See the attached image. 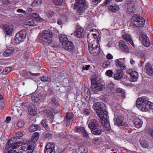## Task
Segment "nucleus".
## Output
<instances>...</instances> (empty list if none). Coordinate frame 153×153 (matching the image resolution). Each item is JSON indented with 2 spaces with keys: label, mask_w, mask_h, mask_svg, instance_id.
<instances>
[{
  "label": "nucleus",
  "mask_w": 153,
  "mask_h": 153,
  "mask_svg": "<svg viewBox=\"0 0 153 153\" xmlns=\"http://www.w3.org/2000/svg\"><path fill=\"white\" fill-rule=\"evenodd\" d=\"M16 137H13L10 139L6 145L4 150V153H29V146L28 145L26 150L23 148L22 151L17 149L22 144L21 141H16Z\"/></svg>",
  "instance_id": "1"
},
{
  "label": "nucleus",
  "mask_w": 153,
  "mask_h": 153,
  "mask_svg": "<svg viewBox=\"0 0 153 153\" xmlns=\"http://www.w3.org/2000/svg\"><path fill=\"white\" fill-rule=\"evenodd\" d=\"M93 108L101 120L102 123L104 124L107 131L111 130V127L107 116V112L106 111V106H92Z\"/></svg>",
  "instance_id": "2"
},
{
  "label": "nucleus",
  "mask_w": 153,
  "mask_h": 153,
  "mask_svg": "<svg viewBox=\"0 0 153 153\" xmlns=\"http://www.w3.org/2000/svg\"><path fill=\"white\" fill-rule=\"evenodd\" d=\"M53 34L50 30H44L39 33V39L40 43L43 45H47L52 41Z\"/></svg>",
  "instance_id": "3"
},
{
  "label": "nucleus",
  "mask_w": 153,
  "mask_h": 153,
  "mask_svg": "<svg viewBox=\"0 0 153 153\" xmlns=\"http://www.w3.org/2000/svg\"><path fill=\"white\" fill-rule=\"evenodd\" d=\"M131 20L133 26L137 27H143L145 22L143 18L137 14L133 15Z\"/></svg>",
  "instance_id": "4"
},
{
  "label": "nucleus",
  "mask_w": 153,
  "mask_h": 153,
  "mask_svg": "<svg viewBox=\"0 0 153 153\" xmlns=\"http://www.w3.org/2000/svg\"><path fill=\"white\" fill-rule=\"evenodd\" d=\"M76 2L74 4V8L77 10L78 15H80L81 13L84 12L87 8V6L85 0H75Z\"/></svg>",
  "instance_id": "5"
},
{
  "label": "nucleus",
  "mask_w": 153,
  "mask_h": 153,
  "mask_svg": "<svg viewBox=\"0 0 153 153\" xmlns=\"http://www.w3.org/2000/svg\"><path fill=\"white\" fill-rule=\"evenodd\" d=\"M97 42L94 43V42L88 43V49L89 52L94 56L98 54L100 52L99 47L97 45Z\"/></svg>",
  "instance_id": "6"
},
{
  "label": "nucleus",
  "mask_w": 153,
  "mask_h": 153,
  "mask_svg": "<svg viewBox=\"0 0 153 153\" xmlns=\"http://www.w3.org/2000/svg\"><path fill=\"white\" fill-rule=\"evenodd\" d=\"M27 32L22 30L17 33L15 37V42L16 44H19L26 37Z\"/></svg>",
  "instance_id": "7"
},
{
  "label": "nucleus",
  "mask_w": 153,
  "mask_h": 153,
  "mask_svg": "<svg viewBox=\"0 0 153 153\" xmlns=\"http://www.w3.org/2000/svg\"><path fill=\"white\" fill-rule=\"evenodd\" d=\"M39 133L36 132L34 133L32 137L31 140L29 141V151L34 150L36 146V141H37L39 138Z\"/></svg>",
  "instance_id": "8"
},
{
  "label": "nucleus",
  "mask_w": 153,
  "mask_h": 153,
  "mask_svg": "<svg viewBox=\"0 0 153 153\" xmlns=\"http://www.w3.org/2000/svg\"><path fill=\"white\" fill-rule=\"evenodd\" d=\"M139 39L142 40V44L145 46L148 47L150 45L149 40L146 33H141L140 34Z\"/></svg>",
  "instance_id": "9"
},
{
  "label": "nucleus",
  "mask_w": 153,
  "mask_h": 153,
  "mask_svg": "<svg viewBox=\"0 0 153 153\" xmlns=\"http://www.w3.org/2000/svg\"><path fill=\"white\" fill-rule=\"evenodd\" d=\"M62 47L65 50L73 53L75 50V47L73 44V43L69 41H68L66 42L63 43Z\"/></svg>",
  "instance_id": "10"
},
{
  "label": "nucleus",
  "mask_w": 153,
  "mask_h": 153,
  "mask_svg": "<svg viewBox=\"0 0 153 153\" xmlns=\"http://www.w3.org/2000/svg\"><path fill=\"white\" fill-rule=\"evenodd\" d=\"M153 103L148 101L144 97H139L137 99L136 105H151Z\"/></svg>",
  "instance_id": "11"
},
{
  "label": "nucleus",
  "mask_w": 153,
  "mask_h": 153,
  "mask_svg": "<svg viewBox=\"0 0 153 153\" xmlns=\"http://www.w3.org/2000/svg\"><path fill=\"white\" fill-rule=\"evenodd\" d=\"M55 144L49 143L46 145L45 149V153H55Z\"/></svg>",
  "instance_id": "12"
},
{
  "label": "nucleus",
  "mask_w": 153,
  "mask_h": 153,
  "mask_svg": "<svg viewBox=\"0 0 153 153\" xmlns=\"http://www.w3.org/2000/svg\"><path fill=\"white\" fill-rule=\"evenodd\" d=\"M125 118L122 115H120L117 116L116 119L115 124L117 125L118 126H122L126 127V125L124 121Z\"/></svg>",
  "instance_id": "13"
},
{
  "label": "nucleus",
  "mask_w": 153,
  "mask_h": 153,
  "mask_svg": "<svg viewBox=\"0 0 153 153\" xmlns=\"http://www.w3.org/2000/svg\"><path fill=\"white\" fill-rule=\"evenodd\" d=\"M38 17H39V14L36 13L29 14V26H33L36 25L35 22L37 21Z\"/></svg>",
  "instance_id": "14"
},
{
  "label": "nucleus",
  "mask_w": 153,
  "mask_h": 153,
  "mask_svg": "<svg viewBox=\"0 0 153 153\" xmlns=\"http://www.w3.org/2000/svg\"><path fill=\"white\" fill-rule=\"evenodd\" d=\"M44 117L49 120L50 122H52L53 114L52 112L49 110H45L44 111Z\"/></svg>",
  "instance_id": "15"
},
{
  "label": "nucleus",
  "mask_w": 153,
  "mask_h": 153,
  "mask_svg": "<svg viewBox=\"0 0 153 153\" xmlns=\"http://www.w3.org/2000/svg\"><path fill=\"white\" fill-rule=\"evenodd\" d=\"M3 27L4 32L6 35H12L13 29L12 26L11 25L10 26L7 24H4L3 25Z\"/></svg>",
  "instance_id": "16"
},
{
  "label": "nucleus",
  "mask_w": 153,
  "mask_h": 153,
  "mask_svg": "<svg viewBox=\"0 0 153 153\" xmlns=\"http://www.w3.org/2000/svg\"><path fill=\"white\" fill-rule=\"evenodd\" d=\"M119 47L123 52H126L129 51V48L125 44L124 42L120 40L119 42Z\"/></svg>",
  "instance_id": "17"
},
{
  "label": "nucleus",
  "mask_w": 153,
  "mask_h": 153,
  "mask_svg": "<svg viewBox=\"0 0 153 153\" xmlns=\"http://www.w3.org/2000/svg\"><path fill=\"white\" fill-rule=\"evenodd\" d=\"M133 123L135 125V127L138 128H140L142 126L143 124L142 121L135 116L133 117Z\"/></svg>",
  "instance_id": "18"
},
{
  "label": "nucleus",
  "mask_w": 153,
  "mask_h": 153,
  "mask_svg": "<svg viewBox=\"0 0 153 153\" xmlns=\"http://www.w3.org/2000/svg\"><path fill=\"white\" fill-rule=\"evenodd\" d=\"M32 101L35 103L40 101L42 99V96L40 94L35 93L33 94L31 97Z\"/></svg>",
  "instance_id": "19"
},
{
  "label": "nucleus",
  "mask_w": 153,
  "mask_h": 153,
  "mask_svg": "<svg viewBox=\"0 0 153 153\" xmlns=\"http://www.w3.org/2000/svg\"><path fill=\"white\" fill-rule=\"evenodd\" d=\"M98 122L95 119H92L88 124V127L91 129L97 128L99 126Z\"/></svg>",
  "instance_id": "20"
},
{
  "label": "nucleus",
  "mask_w": 153,
  "mask_h": 153,
  "mask_svg": "<svg viewBox=\"0 0 153 153\" xmlns=\"http://www.w3.org/2000/svg\"><path fill=\"white\" fill-rule=\"evenodd\" d=\"M83 29L82 27H78L74 33V36L77 38H82L83 36Z\"/></svg>",
  "instance_id": "21"
},
{
  "label": "nucleus",
  "mask_w": 153,
  "mask_h": 153,
  "mask_svg": "<svg viewBox=\"0 0 153 153\" xmlns=\"http://www.w3.org/2000/svg\"><path fill=\"white\" fill-rule=\"evenodd\" d=\"M127 9L126 11L127 14L132 15L134 13L135 9L134 4H131L129 6H127Z\"/></svg>",
  "instance_id": "22"
},
{
  "label": "nucleus",
  "mask_w": 153,
  "mask_h": 153,
  "mask_svg": "<svg viewBox=\"0 0 153 153\" xmlns=\"http://www.w3.org/2000/svg\"><path fill=\"white\" fill-rule=\"evenodd\" d=\"M124 74L121 70L118 69L116 71V73L114 75V78L116 80H118L121 79L123 76Z\"/></svg>",
  "instance_id": "23"
},
{
  "label": "nucleus",
  "mask_w": 153,
  "mask_h": 153,
  "mask_svg": "<svg viewBox=\"0 0 153 153\" xmlns=\"http://www.w3.org/2000/svg\"><path fill=\"white\" fill-rule=\"evenodd\" d=\"M140 110L142 111L147 112L151 109H153V106H136Z\"/></svg>",
  "instance_id": "24"
},
{
  "label": "nucleus",
  "mask_w": 153,
  "mask_h": 153,
  "mask_svg": "<svg viewBox=\"0 0 153 153\" xmlns=\"http://www.w3.org/2000/svg\"><path fill=\"white\" fill-rule=\"evenodd\" d=\"M123 38L126 42H128L133 46L134 44L133 41L130 37V35L127 34H124L122 35Z\"/></svg>",
  "instance_id": "25"
},
{
  "label": "nucleus",
  "mask_w": 153,
  "mask_h": 153,
  "mask_svg": "<svg viewBox=\"0 0 153 153\" xmlns=\"http://www.w3.org/2000/svg\"><path fill=\"white\" fill-rule=\"evenodd\" d=\"M115 64L117 67H120L122 70H125L126 68V66L119 59H117L115 61Z\"/></svg>",
  "instance_id": "26"
},
{
  "label": "nucleus",
  "mask_w": 153,
  "mask_h": 153,
  "mask_svg": "<svg viewBox=\"0 0 153 153\" xmlns=\"http://www.w3.org/2000/svg\"><path fill=\"white\" fill-rule=\"evenodd\" d=\"M146 73L148 75L151 76L153 75V68L151 65L146 64L145 66Z\"/></svg>",
  "instance_id": "27"
},
{
  "label": "nucleus",
  "mask_w": 153,
  "mask_h": 153,
  "mask_svg": "<svg viewBox=\"0 0 153 153\" xmlns=\"http://www.w3.org/2000/svg\"><path fill=\"white\" fill-rule=\"evenodd\" d=\"M78 153H86L88 151V149L84 145L79 146L77 149Z\"/></svg>",
  "instance_id": "28"
},
{
  "label": "nucleus",
  "mask_w": 153,
  "mask_h": 153,
  "mask_svg": "<svg viewBox=\"0 0 153 153\" xmlns=\"http://www.w3.org/2000/svg\"><path fill=\"white\" fill-rule=\"evenodd\" d=\"M91 132L92 134L95 135H100L102 133L101 128L100 126H98L91 130Z\"/></svg>",
  "instance_id": "29"
},
{
  "label": "nucleus",
  "mask_w": 153,
  "mask_h": 153,
  "mask_svg": "<svg viewBox=\"0 0 153 153\" xmlns=\"http://www.w3.org/2000/svg\"><path fill=\"white\" fill-rule=\"evenodd\" d=\"M40 129V127L38 125L33 124L29 126V132H33Z\"/></svg>",
  "instance_id": "30"
},
{
  "label": "nucleus",
  "mask_w": 153,
  "mask_h": 153,
  "mask_svg": "<svg viewBox=\"0 0 153 153\" xmlns=\"http://www.w3.org/2000/svg\"><path fill=\"white\" fill-rule=\"evenodd\" d=\"M130 76L131 77L130 78V80L131 82L136 81L138 76V73L135 71L133 72Z\"/></svg>",
  "instance_id": "31"
},
{
  "label": "nucleus",
  "mask_w": 153,
  "mask_h": 153,
  "mask_svg": "<svg viewBox=\"0 0 153 153\" xmlns=\"http://www.w3.org/2000/svg\"><path fill=\"white\" fill-rule=\"evenodd\" d=\"M41 124L46 130L49 131L50 129V127L47 122V119H43L41 122Z\"/></svg>",
  "instance_id": "32"
},
{
  "label": "nucleus",
  "mask_w": 153,
  "mask_h": 153,
  "mask_svg": "<svg viewBox=\"0 0 153 153\" xmlns=\"http://www.w3.org/2000/svg\"><path fill=\"white\" fill-rule=\"evenodd\" d=\"M59 40L60 42L62 43V45L63 43L66 42L68 41L67 37L65 34H61L60 36Z\"/></svg>",
  "instance_id": "33"
},
{
  "label": "nucleus",
  "mask_w": 153,
  "mask_h": 153,
  "mask_svg": "<svg viewBox=\"0 0 153 153\" xmlns=\"http://www.w3.org/2000/svg\"><path fill=\"white\" fill-rule=\"evenodd\" d=\"M74 115L71 113H68L65 116V120L66 121L70 122L73 118Z\"/></svg>",
  "instance_id": "34"
},
{
  "label": "nucleus",
  "mask_w": 153,
  "mask_h": 153,
  "mask_svg": "<svg viewBox=\"0 0 153 153\" xmlns=\"http://www.w3.org/2000/svg\"><path fill=\"white\" fill-rule=\"evenodd\" d=\"M108 9L109 10L113 12H116L119 9V6L117 5H111L108 7Z\"/></svg>",
  "instance_id": "35"
},
{
  "label": "nucleus",
  "mask_w": 153,
  "mask_h": 153,
  "mask_svg": "<svg viewBox=\"0 0 153 153\" xmlns=\"http://www.w3.org/2000/svg\"><path fill=\"white\" fill-rule=\"evenodd\" d=\"M95 87V92H97L100 91H102L104 89V87L101 83L96 84Z\"/></svg>",
  "instance_id": "36"
},
{
  "label": "nucleus",
  "mask_w": 153,
  "mask_h": 153,
  "mask_svg": "<svg viewBox=\"0 0 153 153\" xmlns=\"http://www.w3.org/2000/svg\"><path fill=\"white\" fill-rule=\"evenodd\" d=\"M114 85L112 82H110L107 85V89L111 91L114 90Z\"/></svg>",
  "instance_id": "37"
},
{
  "label": "nucleus",
  "mask_w": 153,
  "mask_h": 153,
  "mask_svg": "<svg viewBox=\"0 0 153 153\" xmlns=\"http://www.w3.org/2000/svg\"><path fill=\"white\" fill-rule=\"evenodd\" d=\"M42 1L41 0H34L32 4L33 6H36L41 4Z\"/></svg>",
  "instance_id": "38"
},
{
  "label": "nucleus",
  "mask_w": 153,
  "mask_h": 153,
  "mask_svg": "<svg viewBox=\"0 0 153 153\" xmlns=\"http://www.w3.org/2000/svg\"><path fill=\"white\" fill-rule=\"evenodd\" d=\"M55 5L60 6L62 5L63 0H52Z\"/></svg>",
  "instance_id": "39"
},
{
  "label": "nucleus",
  "mask_w": 153,
  "mask_h": 153,
  "mask_svg": "<svg viewBox=\"0 0 153 153\" xmlns=\"http://www.w3.org/2000/svg\"><path fill=\"white\" fill-rule=\"evenodd\" d=\"M51 104L53 105H59L58 100L55 98H53L51 100Z\"/></svg>",
  "instance_id": "40"
},
{
  "label": "nucleus",
  "mask_w": 153,
  "mask_h": 153,
  "mask_svg": "<svg viewBox=\"0 0 153 153\" xmlns=\"http://www.w3.org/2000/svg\"><path fill=\"white\" fill-rule=\"evenodd\" d=\"M82 133L83 137H86V138H88L89 136L88 134V133L86 131L85 128L84 127H82Z\"/></svg>",
  "instance_id": "41"
},
{
  "label": "nucleus",
  "mask_w": 153,
  "mask_h": 153,
  "mask_svg": "<svg viewBox=\"0 0 153 153\" xmlns=\"http://www.w3.org/2000/svg\"><path fill=\"white\" fill-rule=\"evenodd\" d=\"M25 125V123L22 120H19L17 123V126L19 128H21L23 127Z\"/></svg>",
  "instance_id": "42"
},
{
  "label": "nucleus",
  "mask_w": 153,
  "mask_h": 153,
  "mask_svg": "<svg viewBox=\"0 0 153 153\" xmlns=\"http://www.w3.org/2000/svg\"><path fill=\"white\" fill-rule=\"evenodd\" d=\"M146 133L153 138V129L149 128L147 129Z\"/></svg>",
  "instance_id": "43"
},
{
  "label": "nucleus",
  "mask_w": 153,
  "mask_h": 153,
  "mask_svg": "<svg viewBox=\"0 0 153 153\" xmlns=\"http://www.w3.org/2000/svg\"><path fill=\"white\" fill-rule=\"evenodd\" d=\"M11 67H7L3 70V72L4 74H6L9 73L11 71Z\"/></svg>",
  "instance_id": "44"
},
{
  "label": "nucleus",
  "mask_w": 153,
  "mask_h": 153,
  "mask_svg": "<svg viewBox=\"0 0 153 153\" xmlns=\"http://www.w3.org/2000/svg\"><path fill=\"white\" fill-rule=\"evenodd\" d=\"M49 77L46 76H43L41 78V80L44 82H48L50 80Z\"/></svg>",
  "instance_id": "45"
},
{
  "label": "nucleus",
  "mask_w": 153,
  "mask_h": 153,
  "mask_svg": "<svg viewBox=\"0 0 153 153\" xmlns=\"http://www.w3.org/2000/svg\"><path fill=\"white\" fill-rule=\"evenodd\" d=\"M8 52H9V53L10 55H12L14 52V49L13 47L9 48L6 50Z\"/></svg>",
  "instance_id": "46"
},
{
  "label": "nucleus",
  "mask_w": 153,
  "mask_h": 153,
  "mask_svg": "<svg viewBox=\"0 0 153 153\" xmlns=\"http://www.w3.org/2000/svg\"><path fill=\"white\" fill-rule=\"evenodd\" d=\"M105 74L109 77H111L113 75L112 71L111 70H108L106 71L105 72Z\"/></svg>",
  "instance_id": "47"
},
{
  "label": "nucleus",
  "mask_w": 153,
  "mask_h": 153,
  "mask_svg": "<svg viewBox=\"0 0 153 153\" xmlns=\"http://www.w3.org/2000/svg\"><path fill=\"white\" fill-rule=\"evenodd\" d=\"M36 113V111L35 109L31 108L29 111V115L32 116H34Z\"/></svg>",
  "instance_id": "48"
},
{
  "label": "nucleus",
  "mask_w": 153,
  "mask_h": 153,
  "mask_svg": "<svg viewBox=\"0 0 153 153\" xmlns=\"http://www.w3.org/2000/svg\"><path fill=\"white\" fill-rule=\"evenodd\" d=\"M141 145L144 148H147L149 146L148 143L146 142H140Z\"/></svg>",
  "instance_id": "49"
},
{
  "label": "nucleus",
  "mask_w": 153,
  "mask_h": 153,
  "mask_svg": "<svg viewBox=\"0 0 153 153\" xmlns=\"http://www.w3.org/2000/svg\"><path fill=\"white\" fill-rule=\"evenodd\" d=\"M110 64V63L109 61H105L103 63L102 67L105 68H107Z\"/></svg>",
  "instance_id": "50"
},
{
  "label": "nucleus",
  "mask_w": 153,
  "mask_h": 153,
  "mask_svg": "<svg viewBox=\"0 0 153 153\" xmlns=\"http://www.w3.org/2000/svg\"><path fill=\"white\" fill-rule=\"evenodd\" d=\"M54 14V12L51 10H49L46 13L48 17H52L53 15Z\"/></svg>",
  "instance_id": "51"
},
{
  "label": "nucleus",
  "mask_w": 153,
  "mask_h": 153,
  "mask_svg": "<svg viewBox=\"0 0 153 153\" xmlns=\"http://www.w3.org/2000/svg\"><path fill=\"white\" fill-rule=\"evenodd\" d=\"M61 87L59 89V90L61 92H64L65 90H66L65 87L64 86H61V85L60 84V85H56V87Z\"/></svg>",
  "instance_id": "52"
},
{
  "label": "nucleus",
  "mask_w": 153,
  "mask_h": 153,
  "mask_svg": "<svg viewBox=\"0 0 153 153\" xmlns=\"http://www.w3.org/2000/svg\"><path fill=\"white\" fill-rule=\"evenodd\" d=\"M16 137L18 138L22 137L23 135V134L20 131L17 132L15 134Z\"/></svg>",
  "instance_id": "53"
},
{
  "label": "nucleus",
  "mask_w": 153,
  "mask_h": 153,
  "mask_svg": "<svg viewBox=\"0 0 153 153\" xmlns=\"http://www.w3.org/2000/svg\"><path fill=\"white\" fill-rule=\"evenodd\" d=\"M116 91V92L118 93H120L122 94H124L125 93L124 90L120 88H117Z\"/></svg>",
  "instance_id": "54"
},
{
  "label": "nucleus",
  "mask_w": 153,
  "mask_h": 153,
  "mask_svg": "<svg viewBox=\"0 0 153 153\" xmlns=\"http://www.w3.org/2000/svg\"><path fill=\"white\" fill-rule=\"evenodd\" d=\"M3 55L5 57H8L11 55L9 53V52H8L6 50L3 53Z\"/></svg>",
  "instance_id": "55"
},
{
  "label": "nucleus",
  "mask_w": 153,
  "mask_h": 153,
  "mask_svg": "<svg viewBox=\"0 0 153 153\" xmlns=\"http://www.w3.org/2000/svg\"><path fill=\"white\" fill-rule=\"evenodd\" d=\"M62 76L60 74L58 76H57L55 79H54L53 82L55 83H56V81H58L59 79H60Z\"/></svg>",
  "instance_id": "56"
},
{
  "label": "nucleus",
  "mask_w": 153,
  "mask_h": 153,
  "mask_svg": "<svg viewBox=\"0 0 153 153\" xmlns=\"http://www.w3.org/2000/svg\"><path fill=\"white\" fill-rule=\"evenodd\" d=\"M96 84H91V90L95 92V87Z\"/></svg>",
  "instance_id": "57"
},
{
  "label": "nucleus",
  "mask_w": 153,
  "mask_h": 153,
  "mask_svg": "<svg viewBox=\"0 0 153 153\" xmlns=\"http://www.w3.org/2000/svg\"><path fill=\"white\" fill-rule=\"evenodd\" d=\"M90 67V65H85V66H83L82 68V70H87Z\"/></svg>",
  "instance_id": "58"
},
{
  "label": "nucleus",
  "mask_w": 153,
  "mask_h": 153,
  "mask_svg": "<svg viewBox=\"0 0 153 153\" xmlns=\"http://www.w3.org/2000/svg\"><path fill=\"white\" fill-rule=\"evenodd\" d=\"M104 104L101 102H97L94 103L93 105H102Z\"/></svg>",
  "instance_id": "59"
},
{
  "label": "nucleus",
  "mask_w": 153,
  "mask_h": 153,
  "mask_svg": "<svg viewBox=\"0 0 153 153\" xmlns=\"http://www.w3.org/2000/svg\"><path fill=\"white\" fill-rule=\"evenodd\" d=\"M60 19L61 20H62V21H65L66 20L65 16L64 15H62L61 16Z\"/></svg>",
  "instance_id": "60"
},
{
  "label": "nucleus",
  "mask_w": 153,
  "mask_h": 153,
  "mask_svg": "<svg viewBox=\"0 0 153 153\" xmlns=\"http://www.w3.org/2000/svg\"><path fill=\"white\" fill-rule=\"evenodd\" d=\"M84 113L86 115L89 114L90 113L89 109H85L84 110Z\"/></svg>",
  "instance_id": "61"
},
{
  "label": "nucleus",
  "mask_w": 153,
  "mask_h": 153,
  "mask_svg": "<svg viewBox=\"0 0 153 153\" xmlns=\"http://www.w3.org/2000/svg\"><path fill=\"white\" fill-rule=\"evenodd\" d=\"M132 69H129L128 70H126V73L127 74H128L131 75V73H132L133 72Z\"/></svg>",
  "instance_id": "62"
},
{
  "label": "nucleus",
  "mask_w": 153,
  "mask_h": 153,
  "mask_svg": "<svg viewBox=\"0 0 153 153\" xmlns=\"http://www.w3.org/2000/svg\"><path fill=\"white\" fill-rule=\"evenodd\" d=\"M107 58L108 59H112L113 58V56L110 54H108L107 55Z\"/></svg>",
  "instance_id": "63"
},
{
  "label": "nucleus",
  "mask_w": 153,
  "mask_h": 153,
  "mask_svg": "<svg viewBox=\"0 0 153 153\" xmlns=\"http://www.w3.org/2000/svg\"><path fill=\"white\" fill-rule=\"evenodd\" d=\"M133 0H128L127 2V6H129V4H134L133 3Z\"/></svg>",
  "instance_id": "64"
}]
</instances>
